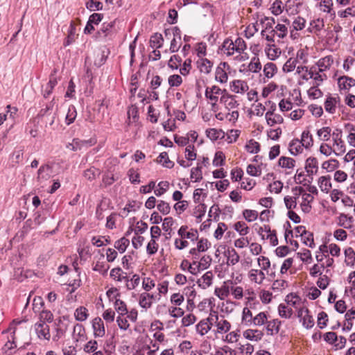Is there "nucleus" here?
<instances>
[{"label":"nucleus","instance_id":"obj_35","mask_svg":"<svg viewBox=\"0 0 355 355\" xmlns=\"http://www.w3.org/2000/svg\"><path fill=\"white\" fill-rule=\"evenodd\" d=\"M157 162L168 168H171L174 166V163L169 159L166 152L161 153L157 159Z\"/></svg>","mask_w":355,"mask_h":355},{"label":"nucleus","instance_id":"obj_39","mask_svg":"<svg viewBox=\"0 0 355 355\" xmlns=\"http://www.w3.org/2000/svg\"><path fill=\"white\" fill-rule=\"evenodd\" d=\"M206 135L208 138L212 141H216L222 139L224 137V132L221 130L216 128H209L206 130Z\"/></svg>","mask_w":355,"mask_h":355},{"label":"nucleus","instance_id":"obj_38","mask_svg":"<svg viewBox=\"0 0 355 355\" xmlns=\"http://www.w3.org/2000/svg\"><path fill=\"white\" fill-rule=\"evenodd\" d=\"M76 32V25L73 21H71L70 23L67 37L64 42V46L71 44L75 41Z\"/></svg>","mask_w":355,"mask_h":355},{"label":"nucleus","instance_id":"obj_26","mask_svg":"<svg viewBox=\"0 0 355 355\" xmlns=\"http://www.w3.org/2000/svg\"><path fill=\"white\" fill-rule=\"evenodd\" d=\"M266 324V329L268 334L272 336L274 334H278L279 331L281 321H279L278 319H273L270 321L267 320Z\"/></svg>","mask_w":355,"mask_h":355},{"label":"nucleus","instance_id":"obj_61","mask_svg":"<svg viewBox=\"0 0 355 355\" xmlns=\"http://www.w3.org/2000/svg\"><path fill=\"white\" fill-rule=\"evenodd\" d=\"M243 216L248 222H253L258 218V212L253 209H244Z\"/></svg>","mask_w":355,"mask_h":355},{"label":"nucleus","instance_id":"obj_24","mask_svg":"<svg viewBox=\"0 0 355 355\" xmlns=\"http://www.w3.org/2000/svg\"><path fill=\"white\" fill-rule=\"evenodd\" d=\"M248 277L251 282L261 284L266 278V275L261 270L252 269L249 271Z\"/></svg>","mask_w":355,"mask_h":355},{"label":"nucleus","instance_id":"obj_6","mask_svg":"<svg viewBox=\"0 0 355 355\" xmlns=\"http://www.w3.org/2000/svg\"><path fill=\"white\" fill-rule=\"evenodd\" d=\"M220 102L229 110L235 109L239 105L236 96L230 94L226 89L222 96H220Z\"/></svg>","mask_w":355,"mask_h":355},{"label":"nucleus","instance_id":"obj_60","mask_svg":"<svg viewBox=\"0 0 355 355\" xmlns=\"http://www.w3.org/2000/svg\"><path fill=\"white\" fill-rule=\"evenodd\" d=\"M297 60L296 58H289L284 64L282 70L285 73H290L293 71L297 65Z\"/></svg>","mask_w":355,"mask_h":355},{"label":"nucleus","instance_id":"obj_29","mask_svg":"<svg viewBox=\"0 0 355 355\" xmlns=\"http://www.w3.org/2000/svg\"><path fill=\"white\" fill-rule=\"evenodd\" d=\"M318 160L315 157H309L306 161L305 169L309 175H313L318 171Z\"/></svg>","mask_w":355,"mask_h":355},{"label":"nucleus","instance_id":"obj_4","mask_svg":"<svg viewBox=\"0 0 355 355\" xmlns=\"http://www.w3.org/2000/svg\"><path fill=\"white\" fill-rule=\"evenodd\" d=\"M302 78L305 80L313 79L314 80V85L319 86L327 78V76L324 73L320 72V71L312 66L309 69V76H302Z\"/></svg>","mask_w":355,"mask_h":355},{"label":"nucleus","instance_id":"obj_12","mask_svg":"<svg viewBox=\"0 0 355 355\" xmlns=\"http://www.w3.org/2000/svg\"><path fill=\"white\" fill-rule=\"evenodd\" d=\"M52 168L49 164L42 165L37 171V182L41 184H45L51 177Z\"/></svg>","mask_w":355,"mask_h":355},{"label":"nucleus","instance_id":"obj_43","mask_svg":"<svg viewBox=\"0 0 355 355\" xmlns=\"http://www.w3.org/2000/svg\"><path fill=\"white\" fill-rule=\"evenodd\" d=\"M345 259V262L348 266H353L355 263V252L354 250L349 247L345 250L344 252Z\"/></svg>","mask_w":355,"mask_h":355},{"label":"nucleus","instance_id":"obj_1","mask_svg":"<svg viewBox=\"0 0 355 355\" xmlns=\"http://www.w3.org/2000/svg\"><path fill=\"white\" fill-rule=\"evenodd\" d=\"M222 49L227 56L234 55L235 53H237L236 59L243 60V56L241 55V53L246 49V44L245 41L241 37L236 38L234 42L227 39L223 44Z\"/></svg>","mask_w":355,"mask_h":355},{"label":"nucleus","instance_id":"obj_52","mask_svg":"<svg viewBox=\"0 0 355 355\" xmlns=\"http://www.w3.org/2000/svg\"><path fill=\"white\" fill-rule=\"evenodd\" d=\"M53 320V313L49 311V310H42L40 311L39 314V321L42 323H51Z\"/></svg>","mask_w":355,"mask_h":355},{"label":"nucleus","instance_id":"obj_49","mask_svg":"<svg viewBox=\"0 0 355 355\" xmlns=\"http://www.w3.org/2000/svg\"><path fill=\"white\" fill-rule=\"evenodd\" d=\"M130 244V241L125 237H122L114 243V248L120 252L123 253Z\"/></svg>","mask_w":355,"mask_h":355},{"label":"nucleus","instance_id":"obj_23","mask_svg":"<svg viewBox=\"0 0 355 355\" xmlns=\"http://www.w3.org/2000/svg\"><path fill=\"white\" fill-rule=\"evenodd\" d=\"M338 85L340 90H349L351 87L355 86V79L343 76L338 79Z\"/></svg>","mask_w":355,"mask_h":355},{"label":"nucleus","instance_id":"obj_16","mask_svg":"<svg viewBox=\"0 0 355 355\" xmlns=\"http://www.w3.org/2000/svg\"><path fill=\"white\" fill-rule=\"evenodd\" d=\"M214 273L212 271H207L202 275L197 281V284L199 287L202 289H207L210 287L213 284Z\"/></svg>","mask_w":355,"mask_h":355},{"label":"nucleus","instance_id":"obj_21","mask_svg":"<svg viewBox=\"0 0 355 355\" xmlns=\"http://www.w3.org/2000/svg\"><path fill=\"white\" fill-rule=\"evenodd\" d=\"M155 296L147 292L142 293L139 295V304L145 309H150L153 304Z\"/></svg>","mask_w":355,"mask_h":355},{"label":"nucleus","instance_id":"obj_8","mask_svg":"<svg viewBox=\"0 0 355 355\" xmlns=\"http://www.w3.org/2000/svg\"><path fill=\"white\" fill-rule=\"evenodd\" d=\"M297 316L301 318L302 325L306 329H310L314 325V320L310 311L306 307L300 308L297 313Z\"/></svg>","mask_w":355,"mask_h":355},{"label":"nucleus","instance_id":"obj_34","mask_svg":"<svg viewBox=\"0 0 355 355\" xmlns=\"http://www.w3.org/2000/svg\"><path fill=\"white\" fill-rule=\"evenodd\" d=\"M278 313L281 318L288 319L293 315V309L286 304H280L278 306Z\"/></svg>","mask_w":355,"mask_h":355},{"label":"nucleus","instance_id":"obj_10","mask_svg":"<svg viewBox=\"0 0 355 355\" xmlns=\"http://www.w3.org/2000/svg\"><path fill=\"white\" fill-rule=\"evenodd\" d=\"M211 316H214L218 334H225L230 330L231 324L223 316L219 318L216 313L211 314Z\"/></svg>","mask_w":355,"mask_h":355},{"label":"nucleus","instance_id":"obj_64","mask_svg":"<svg viewBox=\"0 0 355 355\" xmlns=\"http://www.w3.org/2000/svg\"><path fill=\"white\" fill-rule=\"evenodd\" d=\"M302 240L304 245L309 246L311 248H315L313 234L312 232L308 231L304 235L302 236Z\"/></svg>","mask_w":355,"mask_h":355},{"label":"nucleus","instance_id":"obj_5","mask_svg":"<svg viewBox=\"0 0 355 355\" xmlns=\"http://www.w3.org/2000/svg\"><path fill=\"white\" fill-rule=\"evenodd\" d=\"M275 110L276 105H272L270 107V109L265 114L267 124L270 126H273L276 124H281L284 121V119L280 114L275 113Z\"/></svg>","mask_w":355,"mask_h":355},{"label":"nucleus","instance_id":"obj_33","mask_svg":"<svg viewBox=\"0 0 355 355\" xmlns=\"http://www.w3.org/2000/svg\"><path fill=\"white\" fill-rule=\"evenodd\" d=\"M317 135L320 140L324 141H328L331 137V128L326 126L317 130Z\"/></svg>","mask_w":355,"mask_h":355},{"label":"nucleus","instance_id":"obj_47","mask_svg":"<svg viewBox=\"0 0 355 355\" xmlns=\"http://www.w3.org/2000/svg\"><path fill=\"white\" fill-rule=\"evenodd\" d=\"M57 83V78L53 76H51L49 81L48 82L45 89L44 90L43 96L44 98H48L50 96Z\"/></svg>","mask_w":355,"mask_h":355},{"label":"nucleus","instance_id":"obj_55","mask_svg":"<svg viewBox=\"0 0 355 355\" xmlns=\"http://www.w3.org/2000/svg\"><path fill=\"white\" fill-rule=\"evenodd\" d=\"M333 149L336 150L335 155L337 156L343 154L346 150L345 141L342 139L334 141L333 142Z\"/></svg>","mask_w":355,"mask_h":355},{"label":"nucleus","instance_id":"obj_19","mask_svg":"<svg viewBox=\"0 0 355 355\" xmlns=\"http://www.w3.org/2000/svg\"><path fill=\"white\" fill-rule=\"evenodd\" d=\"M334 63V58L332 55H327L321 59H320L315 65L317 69L320 71V72L325 71L329 69L332 64Z\"/></svg>","mask_w":355,"mask_h":355},{"label":"nucleus","instance_id":"obj_59","mask_svg":"<svg viewBox=\"0 0 355 355\" xmlns=\"http://www.w3.org/2000/svg\"><path fill=\"white\" fill-rule=\"evenodd\" d=\"M99 175L100 171L93 166L84 171V177L89 181L96 179Z\"/></svg>","mask_w":355,"mask_h":355},{"label":"nucleus","instance_id":"obj_58","mask_svg":"<svg viewBox=\"0 0 355 355\" xmlns=\"http://www.w3.org/2000/svg\"><path fill=\"white\" fill-rule=\"evenodd\" d=\"M191 178L194 179L195 182H198L202 178V166L198 162L197 166L191 170Z\"/></svg>","mask_w":355,"mask_h":355},{"label":"nucleus","instance_id":"obj_25","mask_svg":"<svg viewBox=\"0 0 355 355\" xmlns=\"http://www.w3.org/2000/svg\"><path fill=\"white\" fill-rule=\"evenodd\" d=\"M230 283L225 281L220 287H216L214 290V294L220 300H224L230 295V287L228 284Z\"/></svg>","mask_w":355,"mask_h":355},{"label":"nucleus","instance_id":"obj_14","mask_svg":"<svg viewBox=\"0 0 355 355\" xmlns=\"http://www.w3.org/2000/svg\"><path fill=\"white\" fill-rule=\"evenodd\" d=\"M53 105L51 103L49 105H47L45 109L41 110V114L44 117L46 126L53 127L55 123V120L57 117V112H49L52 110Z\"/></svg>","mask_w":355,"mask_h":355},{"label":"nucleus","instance_id":"obj_17","mask_svg":"<svg viewBox=\"0 0 355 355\" xmlns=\"http://www.w3.org/2000/svg\"><path fill=\"white\" fill-rule=\"evenodd\" d=\"M92 329L94 337L102 338L105 336V330L101 318L96 317L92 320Z\"/></svg>","mask_w":355,"mask_h":355},{"label":"nucleus","instance_id":"obj_45","mask_svg":"<svg viewBox=\"0 0 355 355\" xmlns=\"http://www.w3.org/2000/svg\"><path fill=\"white\" fill-rule=\"evenodd\" d=\"M263 74L268 78H271L277 71V68L275 64L272 62H268L264 65Z\"/></svg>","mask_w":355,"mask_h":355},{"label":"nucleus","instance_id":"obj_46","mask_svg":"<svg viewBox=\"0 0 355 355\" xmlns=\"http://www.w3.org/2000/svg\"><path fill=\"white\" fill-rule=\"evenodd\" d=\"M234 229L242 236L247 235L250 232L249 227L243 221H238L235 223L234 225Z\"/></svg>","mask_w":355,"mask_h":355},{"label":"nucleus","instance_id":"obj_22","mask_svg":"<svg viewBox=\"0 0 355 355\" xmlns=\"http://www.w3.org/2000/svg\"><path fill=\"white\" fill-rule=\"evenodd\" d=\"M337 225L345 229H351L353 227L354 218L345 214H340L337 217Z\"/></svg>","mask_w":355,"mask_h":355},{"label":"nucleus","instance_id":"obj_53","mask_svg":"<svg viewBox=\"0 0 355 355\" xmlns=\"http://www.w3.org/2000/svg\"><path fill=\"white\" fill-rule=\"evenodd\" d=\"M163 41L164 39L162 34L155 33L150 38V46L153 48L159 49L162 46Z\"/></svg>","mask_w":355,"mask_h":355},{"label":"nucleus","instance_id":"obj_30","mask_svg":"<svg viewBox=\"0 0 355 355\" xmlns=\"http://www.w3.org/2000/svg\"><path fill=\"white\" fill-rule=\"evenodd\" d=\"M254 316L251 310L248 307H244L242 311L241 324L246 327L252 326Z\"/></svg>","mask_w":355,"mask_h":355},{"label":"nucleus","instance_id":"obj_48","mask_svg":"<svg viewBox=\"0 0 355 355\" xmlns=\"http://www.w3.org/2000/svg\"><path fill=\"white\" fill-rule=\"evenodd\" d=\"M266 52L267 56L271 60H275L281 54L279 49L277 48L274 44L268 45L266 49Z\"/></svg>","mask_w":355,"mask_h":355},{"label":"nucleus","instance_id":"obj_31","mask_svg":"<svg viewBox=\"0 0 355 355\" xmlns=\"http://www.w3.org/2000/svg\"><path fill=\"white\" fill-rule=\"evenodd\" d=\"M212 261V258L210 255L205 254L202 257L199 256V259H197V263L198 268L201 270H205L209 268Z\"/></svg>","mask_w":355,"mask_h":355},{"label":"nucleus","instance_id":"obj_40","mask_svg":"<svg viewBox=\"0 0 355 355\" xmlns=\"http://www.w3.org/2000/svg\"><path fill=\"white\" fill-rule=\"evenodd\" d=\"M88 316V310L85 306H79L74 311V317L78 321H85L87 319Z\"/></svg>","mask_w":355,"mask_h":355},{"label":"nucleus","instance_id":"obj_32","mask_svg":"<svg viewBox=\"0 0 355 355\" xmlns=\"http://www.w3.org/2000/svg\"><path fill=\"white\" fill-rule=\"evenodd\" d=\"M303 144L298 139H293L289 144V151L293 155L301 153L303 151Z\"/></svg>","mask_w":355,"mask_h":355},{"label":"nucleus","instance_id":"obj_62","mask_svg":"<svg viewBox=\"0 0 355 355\" xmlns=\"http://www.w3.org/2000/svg\"><path fill=\"white\" fill-rule=\"evenodd\" d=\"M250 71L257 73L261 69V64L258 58L254 57L248 66Z\"/></svg>","mask_w":355,"mask_h":355},{"label":"nucleus","instance_id":"obj_28","mask_svg":"<svg viewBox=\"0 0 355 355\" xmlns=\"http://www.w3.org/2000/svg\"><path fill=\"white\" fill-rule=\"evenodd\" d=\"M197 66L201 73L208 74L211 71L213 63L207 58H200L197 61Z\"/></svg>","mask_w":355,"mask_h":355},{"label":"nucleus","instance_id":"obj_51","mask_svg":"<svg viewBox=\"0 0 355 355\" xmlns=\"http://www.w3.org/2000/svg\"><path fill=\"white\" fill-rule=\"evenodd\" d=\"M114 306L119 315L124 316L128 313L127 306L123 301L119 299H116Z\"/></svg>","mask_w":355,"mask_h":355},{"label":"nucleus","instance_id":"obj_20","mask_svg":"<svg viewBox=\"0 0 355 355\" xmlns=\"http://www.w3.org/2000/svg\"><path fill=\"white\" fill-rule=\"evenodd\" d=\"M173 38L171 40L170 45V51L171 53L178 51L181 46V35L180 31L178 28L175 27L173 31Z\"/></svg>","mask_w":355,"mask_h":355},{"label":"nucleus","instance_id":"obj_50","mask_svg":"<svg viewBox=\"0 0 355 355\" xmlns=\"http://www.w3.org/2000/svg\"><path fill=\"white\" fill-rule=\"evenodd\" d=\"M303 146L306 148H309L313 145V138L310 132L304 130L302 133L301 139L300 140Z\"/></svg>","mask_w":355,"mask_h":355},{"label":"nucleus","instance_id":"obj_56","mask_svg":"<svg viewBox=\"0 0 355 355\" xmlns=\"http://www.w3.org/2000/svg\"><path fill=\"white\" fill-rule=\"evenodd\" d=\"M245 149L250 153L256 154L260 150V145L255 140L250 139L247 142Z\"/></svg>","mask_w":355,"mask_h":355},{"label":"nucleus","instance_id":"obj_57","mask_svg":"<svg viewBox=\"0 0 355 355\" xmlns=\"http://www.w3.org/2000/svg\"><path fill=\"white\" fill-rule=\"evenodd\" d=\"M295 160L287 157H281L279 159V166L286 168H293L295 166Z\"/></svg>","mask_w":355,"mask_h":355},{"label":"nucleus","instance_id":"obj_13","mask_svg":"<svg viewBox=\"0 0 355 355\" xmlns=\"http://www.w3.org/2000/svg\"><path fill=\"white\" fill-rule=\"evenodd\" d=\"M178 234L182 239H189L191 241H195L198 238V231L192 228L189 230L187 225L181 226L178 231Z\"/></svg>","mask_w":355,"mask_h":355},{"label":"nucleus","instance_id":"obj_37","mask_svg":"<svg viewBox=\"0 0 355 355\" xmlns=\"http://www.w3.org/2000/svg\"><path fill=\"white\" fill-rule=\"evenodd\" d=\"M339 162L336 159H330L322 164V168L327 172H332L339 167Z\"/></svg>","mask_w":355,"mask_h":355},{"label":"nucleus","instance_id":"obj_7","mask_svg":"<svg viewBox=\"0 0 355 355\" xmlns=\"http://www.w3.org/2000/svg\"><path fill=\"white\" fill-rule=\"evenodd\" d=\"M211 247V243L207 239H200L197 242L196 248H193L189 250V254H191L193 258L199 259V254L200 252H206Z\"/></svg>","mask_w":355,"mask_h":355},{"label":"nucleus","instance_id":"obj_18","mask_svg":"<svg viewBox=\"0 0 355 355\" xmlns=\"http://www.w3.org/2000/svg\"><path fill=\"white\" fill-rule=\"evenodd\" d=\"M230 87L232 92L241 94H244L249 89L247 83L242 80H234L232 81Z\"/></svg>","mask_w":355,"mask_h":355},{"label":"nucleus","instance_id":"obj_44","mask_svg":"<svg viewBox=\"0 0 355 355\" xmlns=\"http://www.w3.org/2000/svg\"><path fill=\"white\" fill-rule=\"evenodd\" d=\"M268 319V317L266 312H260L254 316V319L252 320V326H262L266 323Z\"/></svg>","mask_w":355,"mask_h":355},{"label":"nucleus","instance_id":"obj_3","mask_svg":"<svg viewBox=\"0 0 355 355\" xmlns=\"http://www.w3.org/2000/svg\"><path fill=\"white\" fill-rule=\"evenodd\" d=\"M231 67L225 62H220L215 71V80L220 84H225L228 80V73L230 72Z\"/></svg>","mask_w":355,"mask_h":355},{"label":"nucleus","instance_id":"obj_54","mask_svg":"<svg viewBox=\"0 0 355 355\" xmlns=\"http://www.w3.org/2000/svg\"><path fill=\"white\" fill-rule=\"evenodd\" d=\"M261 24L264 25L265 29L261 33V35L264 36L267 30L272 28L273 25L275 24V20L273 17H264L260 20Z\"/></svg>","mask_w":355,"mask_h":355},{"label":"nucleus","instance_id":"obj_11","mask_svg":"<svg viewBox=\"0 0 355 355\" xmlns=\"http://www.w3.org/2000/svg\"><path fill=\"white\" fill-rule=\"evenodd\" d=\"M35 331L40 339L49 340L51 338L49 326L46 323L37 322L34 325Z\"/></svg>","mask_w":355,"mask_h":355},{"label":"nucleus","instance_id":"obj_9","mask_svg":"<svg viewBox=\"0 0 355 355\" xmlns=\"http://www.w3.org/2000/svg\"><path fill=\"white\" fill-rule=\"evenodd\" d=\"M214 322V316H211V314L207 318L202 320L196 324V331L200 336L205 335L211 329Z\"/></svg>","mask_w":355,"mask_h":355},{"label":"nucleus","instance_id":"obj_63","mask_svg":"<svg viewBox=\"0 0 355 355\" xmlns=\"http://www.w3.org/2000/svg\"><path fill=\"white\" fill-rule=\"evenodd\" d=\"M77 116V112L74 106H70L68 109L67 114L65 117V121L67 125L73 123Z\"/></svg>","mask_w":355,"mask_h":355},{"label":"nucleus","instance_id":"obj_15","mask_svg":"<svg viewBox=\"0 0 355 355\" xmlns=\"http://www.w3.org/2000/svg\"><path fill=\"white\" fill-rule=\"evenodd\" d=\"M340 103V98L339 96H329L324 103L325 111L330 114H334L336 111L337 105Z\"/></svg>","mask_w":355,"mask_h":355},{"label":"nucleus","instance_id":"obj_36","mask_svg":"<svg viewBox=\"0 0 355 355\" xmlns=\"http://www.w3.org/2000/svg\"><path fill=\"white\" fill-rule=\"evenodd\" d=\"M85 330L82 324H76L73 327V338L76 341L83 340L85 338Z\"/></svg>","mask_w":355,"mask_h":355},{"label":"nucleus","instance_id":"obj_42","mask_svg":"<svg viewBox=\"0 0 355 355\" xmlns=\"http://www.w3.org/2000/svg\"><path fill=\"white\" fill-rule=\"evenodd\" d=\"M227 263L228 265H235L236 264L239 260L240 257L237 252L234 249L228 250L227 252Z\"/></svg>","mask_w":355,"mask_h":355},{"label":"nucleus","instance_id":"obj_27","mask_svg":"<svg viewBox=\"0 0 355 355\" xmlns=\"http://www.w3.org/2000/svg\"><path fill=\"white\" fill-rule=\"evenodd\" d=\"M318 184L322 192L329 193L332 185L329 175L321 176L318 178Z\"/></svg>","mask_w":355,"mask_h":355},{"label":"nucleus","instance_id":"obj_2","mask_svg":"<svg viewBox=\"0 0 355 355\" xmlns=\"http://www.w3.org/2000/svg\"><path fill=\"white\" fill-rule=\"evenodd\" d=\"M225 89H221L216 85L207 87L205 89V97L209 100V103L211 106V110L216 112L218 110L217 102L219 97L222 96Z\"/></svg>","mask_w":355,"mask_h":355},{"label":"nucleus","instance_id":"obj_41","mask_svg":"<svg viewBox=\"0 0 355 355\" xmlns=\"http://www.w3.org/2000/svg\"><path fill=\"white\" fill-rule=\"evenodd\" d=\"M323 20L320 19H317L315 20L312 21L310 23L309 27L308 28V31L312 33H318L323 28Z\"/></svg>","mask_w":355,"mask_h":355}]
</instances>
